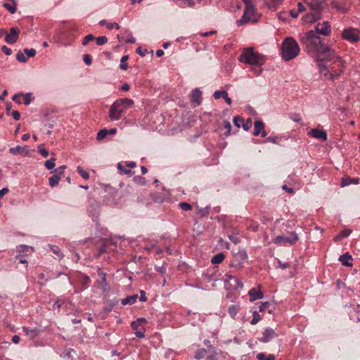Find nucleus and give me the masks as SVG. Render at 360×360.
<instances>
[{
  "label": "nucleus",
  "mask_w": 360,
  "mask_h": 360,
  "mask_svg": "<svg viewBox=\"0 0 360 360\" xmlns=\"http://www.w3.org/2000/svg\"><path fill=\"white\" fill-rule=\"evenodd\" d=\"M330 32L329 22L324 21L318 23L315 30H309L302 34L300 41L307 54L317 62L320 72L324 77L335 81L343 72V60L318 35L328 36Z\"/></svg>",
  "instance_id": "f257e3e1"
},
{
  "label": "nucleus",
  "mask_w": 360,
  "mask_h": 360,
  "mask_svg": "<svg viewBox=\"0 0 360 360\" xmlns=\"http://www.w3.org/2000/svg\"><path fill=\"white\" fill-rule=\"evenodd\" d=\"M134 105V101L127 98L116 100L109 110V117L112 121L120 120L126 110Z\"/></svg>",
  "instance_id": "f03ea898"
},
{
  "label": "nucleus",
  "mask_w": 360,
  "mask_h": 360,
  "mask_svg": "<svg viewBox=\"0 0 360 360\" xmlns=\"http://www.w3.org/2000/svg\"><path fill=\"white\" fill-rule=\"evenodd\" d=\"M281 58L285 61L295 58L300 52L298 43L293 37H286L281 44Z\"/></svg>",
  "instance_id": "7ed1b4c3"
},
{
  "label": "nucleus",
  "mask_w": 360,
  "mask_h": 360,
  "mask_svg": "<svg viewBox=\"0 0 360 360\" xmlns=\"http://www.w3.org/2000/svg\"><path fill=\"white\" fill-rule=\"evenodd\" d=\"M240 62L250 65L262 66L266 62L265 56L258 52H255L253 48H245L238 57Z\"/></svg>",
  "instance_id": "20e7f679"
},
{
  "label": "nucleus",
  "mask_w": 360,
  "mask_h": 360,
  "mask_svg": "<svg viewBox=\"0 0 360 360\" xmlns=\"http://www.w3.org/2000/svg\"><path fill=\"white\" fill-rule=\"evenodd\" d=\"M243 2L245 9L241 18L237 20V25L242 26L248 22H257V18L255 17V7L252 0H243Z\"/></svg>",
  "instance_id": "39448f33"
},
{
  "label": "nucleus",
  "mask_w": 360,
  "mask_h": 360,
  "mask_svg": "<svg viewBox=\"0 0 360 360\" xmlns=\"http://www.w3.org/2000/svg\"><path fill=\"white\" fill-rule=\"evenodd\" d=\"M297 240V235L295 232H291L288 236H276L274 240V243L279 245H285L286 244L293 245Z\"/></svg>",
  "instance_id": "423d86ee"
},
{
  "label": "nucleus",
  "mask_w": 360,
  "mask_h": 360,
  "mask_svg": "<svg viewBox=\"0 0 360 360\" xmlns=\"http://www.w3.org/2000/svg\"><path fill=\"white\" fill-rule=\"evenodd\" d=\"M342 37L351 43H356L360 40L359 33L352 27L345 29L342 32Z\"/></svg>",
  "instance_id": "0eeeda50"
},
{
  "label": "nucleus",
  "mask_w": 360,
  "mask_h": 360,
  "mask_svg": "<svg viewBox=\"0 0 360 360\" xmlns=\"http://www.w3.org/2000/svg\"><path fill=\"white\" fill-rule=\"evenodd\" d=\"M19 33L20 30L18 27H11L10 33L7 34L5 37V41L10 44H15L18 39Z\"/></svg>",
  "instance_id": "6e6552de"
},
{
  "label": "nucleus",
  "mask_w": 360,
  "mask_h": 360,
  "mask_svg": "<svg viewBox=\"0 0 360 360\" xmlns=\"http://www.w3.org/2000/svg\"><path fill=\"white\" fill-rule=\"evenodd\" d=\"M313 13H309L302 17V21L304 23H312L321 17V11H313Z\"/></svg>",
  "instance_id": "1a4fd4ad"
},
{
  "label": "nucleus",
  "mask_w": 360,
  "mask_h": 360,
  "mask_svg": "<svg viewBox=\"0 0 360 360\" xmlns=\"http://www.w3.org/2000/svg\"><path fill=\"white\" fill-rule=\"evenodd\" d=\"M277 337V334L272 328H268L264 330L262 336L259 339L261 342H268Z\"/></svg>",
  "instance_id": "9d476101"
},
{
  "label": "nucleus",
  "mask_w": 360,
  "mask_h": 360,
  "mask_svg": "<svg viewBox=\"0 0 360 360\" xmlns=\"http://www.w3.org/2000/svg\"><path fill=\"white\" fill-rule=\"evenodd\" d=\"M253 135L255 136L261 135L262 137L266 136V132L264 130V124L262 121L257 120L255 122Z\"/></svg>",
  "instance_id": "9b49d317"
},
{
  "label": "nucleus",
  "mask_w": 360,
  "mask_h": 360,
  "mask_svg": "<svg viewBox=\"0 0 360 360\" xmlns=\"http://www.w3.org/2000/svg\"><path fill=\"white\" fill-rule=\"evenodd\" d=\"M9 153L14 155H22L24 156H27L30 153V150L27 146H17L15 147L11 148L9 149Z\"/></svg>",
  "instance_id": "f8f14e48"
},
{
  "label": "nucleus",
  "mask_w": 360,
  "mask_h": 360,
  "mask_svg": "<svg viewBox=\"0 0 360 360\" xmlns=\"http://www.w3.org/2000/svg\"><path fill=\"white\" fill-rule=\"evenodd\" d=\"M308 134L315 139H320L321 141L327 140V133L324 130L319 129L318 128L312 129L309 131Z\"/></svg>",
  "instance_id": "ddd939ff"
},
{
  "label": "nucleus",
  "mask_w": 360,
  "mask_h": 360,
  "mask_svg": "<svg viewBox=\"0 0 360 360\" xmlns=\"http://www.w3.org/2000/svg\"><path fill=\"white\" fill-rule=\"evenodd\" d=\"M330 5L332 8L343 13H346L349 11V6L342 1L333 0Z\"/></svg>",
  "instance_id": "4468645a"
},
{
  "label": "nucleus",
  "mask_w": 360,
  "mask_h": 360,
  "mask_svg": "<svg viewBox=\"0 0 360 360\" xmlns=\"http://www.w3.org/2000/svg\"><path fill=\"white\" fill-rule=\"evenodd\" d=\"M261 287L262 286L259 285V289L253 288H251L249 290L248 295L250 296V302H253L255 300L263 298L264 294L262 292V290H260Z\"/></svg>",
  "instance_id": "2eb2a0df"
},
{
  "label": "nucleus",
  "mask_w": 360,
  "mask_h": 360,
  "mask_svg": "<svg viewBox=\"0 0 360 360\" xmlns=\"http://www.w3.org/2000/svg\"><path fill=\"white\" fill-rule=\"evenodd\" d=\"M17 252L18 255H17L15 258L18 259L20 257H24L28 255L27 252H31L33 250L32 247H29L25 245H20L16 248Z\"/></svg>",
  "instance_id": "dca6fc26"
},
{
  "label": "nucleus",
  "mask_w": 360,
  "mask_h": 360,
  "mask_svg": "<svg viewBox=\"0 0 360 360\" xmlns=\"http://www.w3.org/2000/svg\"><path fill=\"white\" fill-rule=\"evenodd\" d=\"M338 260L342 266L350 267L352 266V257L349 252H346L339 257Z\"/></svg>",
  "instance_id": "f3484780"
},
{
  "label": "nucleus",
  "mask_w": 360,
  "mask_h": 360,
  "mask_svg": "<svg viewBox=\"0 0 360 360\" xmlns=\"http://www.w3.org/2000/svg\"><path fill=\"white\" fill-rule=\"evenodd\" d=\"M202 92L198 89H195L191 93V101L195 103V106L201 103Z\"/></svg>",
  "instance_id": "a211bd4d"
},
{
  "label": "nucleus",
  "mask_w": 360,
  "mask_h": 360,
  "mask_svg": "<svg viewBox=\"0 0 360 360\" xmlns=\"http://www.w3.org/2000/svg\"><path fill=\"white\" fill-rule=\"evenodd\" d=\"M309 5L312 11H321L323 0H304Z\"/></svg>",
  "instance_id": "6ab92c4d"
},
{
  "label": "nucleus",
  "mask_w": 360,
  "mask_h": 360,
  "mask_svg": "<svg viewBox=\"0 0 360 360\" xmlns=\"http://www.w3.org/2000/svg\"><path fill=\"white\" fill-rule=\"evenodd\" d=\"M22 330L28 335L31 339H34L39 335L40 330L37 328H30L27 327H22Z\"/></svg>",
  "instance_id": "aec40b11"
},
{
  "label": "nucleus",
  "mask_w": 360,
  "mask_h": 360,
  "mask_svg": "<svg viewBox=\"0 0 360 360\" xmlns=\"http://www.w3.org/2000/svg\"><path fill=\"white\" fill-rule=\"evenodd\" d=\"M359 182V178H351L349 176H346L341 179L340 185L342 187H345L350 184H358Z\"/></svg>",
  "instance_id": "412c9836"
},
{
  "label": "nucleus",
  "mask_w": 360,
  "mask_h": 360,
  "mask_svg": "<svg viewBox=\"0 0 360 360\" xmlns=\"http://www.w3.org/2000/svg\"><path fill=\"white\" fill-rule=\"evenodd\" d=\"M8 2H5L3 6L6 8L11 13L13 14L16 12V3L14 0H7Z\"/></svg>",
  "instance_id": "4be33fe9"
},
{
  "label": "nucleus",
  "mask_w": 360,
  "mask_h": 360,
  "mask_svg": "<svg viewBox=\"0 0 360 360\" xmlns=\"http://www.w3.org/2000/svg\"><path fill=\"white\" fill-rule=\"evenodd\" d=\"M352 233V230L350 229H345L339 233L337 236H335L333 238L335 242H338L342 240L343 238L349 236Z\"/></svg>",
  "instance_id": "5701e85b"
},
{
  "label": "nucleus",
  "mask_w": 360,
  "mask_h": 360,
  "mask_svg": "<svg viewBox=\"0 0 360 360\" xmlns=\"http://www.w3.org/2000/svg\"><path fill=\"white\" fill-rule=\"evenodd\" d=\"M100 25H106V27L109 30H112L115 28L116 30H119L120 26L117 22H108L105 20H102L99 22Z\"/></svg>",
  "instance_id": "b1692460"
},
{
  "label": "nucleus",
  "mask_w": 360,
  "mask_h": 360,
  "mask_svg": "<svg viewBox=\"0 0 360 360\" xmlns=\"http://www.w3.org/2000/svg\"><path fill=\"white\" fill-rule=\"evenodd\" d=\"M137 298H138V295H133L128 296L122 300V304H123V305L132 304L136 302Z\"/></svg>",
  "instance_id": "393cba45"
},
{
  "label": "nucleus",
  "mask_w": 360,
  "mask_h": 360,
  "mask_svg": "<svg viewBox=\"0 0 360 360\" xmlns=\"http://www.w3.org/2000/svg\"><path fill=\"white\" fill-rule=\"evenodd\" d=\"M225 258V255L222 252H219L215 255L211 259V262L213 264H218L223 262Z\"/></svg>",
  "instance_id": "a878e982"
},
{
  "label": "nucleus",
  "mask_w": 360,
  "mask_h": 360,
  "mask_svg": "<svg viewBox=\"0 0 360 360\" xmlns=\"http://www.w3.org/2000/svg\"><path fill=\"white\" fill-rule=\"evenodd\" d=\"M61 177L59 176V175H57L56 174H53L52 176H51L49 179V183L51 187L53 188L58 185L60 179Z\"/></svg>",
  "instance_id": "bb28decb"
},
{
  "label": "nucleus",
  "mask_w": 360,
  "mask_h": 360,
  "mask_svg": "<svg viewBox=\"0 0 360 360\" xmlns=\"http://www.w3.org/2000/svg\"><path fill=\"white\" fill-rule=\"evenodd\" d=\"M283 0H266V5L270 9H276L282 3Z\"/></svg>",
  "instance_id": "cd10ccee"
},
{
  "label": "nucleus",
  "mask_w": 360,
  "mask_h": 360,
  "mask_svg": "<svg viewBox=\"0 0 360 360\" xmlns=\"http://www.w3.org/2000/svg\"><path fill=\"white\" fill-rule=\"evenodd\" d=\"M146 323V320L144 318H139L136 321H132L131 326L134 330H137L139 327L142 326L143 323Z\"/></svg>",
  "instance_id": "c85d7f7f"
},
{
  "label": "nucleus",
  "mask_w": 360,
  "mask_h": 360,
  "mask_svg": "<svg viewBox=\"0 0 360 360\" xmlns=\"http://www.w3.org/2000/svg\"><path fill=\"white\" fill-rule=\"evenodd\" d=\"M98 276H100L102 279V285L104 288L107 286V274L102 271L101 268H98Z\"/></svg>",
  "instance_id": "c756f323"
},
{
  "label": "nucleus",
  "mask_w": 360,
  "mask_h": 360,
  "mask_svg": "<svg viewBox=\"0 0 360 360\" xmlns=\"http://www.w3.org/2000/svg\"><path fill=\"white\" fill-rule=\"evenodd\" d=\"M128 58H129V56L128 55L123 56L121 58L120 65V68L121 70H126L128 69L129 66H128L127 63H126L127 60H128Z\"/></svg>",
  "instance_id": "7c9ffc66"
},
{
  "label": "nucleus",
  "mask_w": 360,
  "mask_h": 360,
  "mask_svg": "<svg viewBox=\"0 0 360 360\" xmlns=\"http://www.w3.org/2000/svg\"><path fill=\"white\" fill-rule=\"evenodd\" d=\"M257 359L258 360H275V356L274 354H269L266 356L264 353H259L257 355Z\"/></svg>",
  "instance_id": "2f4dec72"
},
{
  "label": "nucleus",
  "mask_w": 360,
  "mask_h": 360,
  "mask_svg": "<svg viewBox=\"0 0 360 360\" xmlns=\"http://www.w3.org/2000/svg\"><path fill=\"white\" fill-rule=\"evenodd\" d=\"M117 169H118L119 172H120V174H132L131 171L130 170V169H129V167H127L126 165L125 166L122 165L121 163L117 164Z\"/></svg>",
  "instance_id": "473e14b6"
},
{
  "label": "nucleus",
  "mask_w": 360,
  "mask_h": 360,
  "mask_svg": "<svg viewBox=\"0 0 360 360\" xmlns=\"http://www.w3.org/2000/svg\"><path fill=\"white\" fill-rule=\"evenodd\" d=\"M56 158H51V159L46 160L44 163L46 168L49 170L53 169L56 166Z\"/></svg>",
  "instance_id": "72a5a7b5"
},
{
  "label": "nucleus",
  "mask_w": 360,
  "mask_h": 360,
  "mask_svg": "<svg viewBox=\"0 0 360 360\" xmlns=\"http://www.w3.org/2000/svg\"><path fill=\"white\" fill-rule=\"evenodd\" d=\"M206 353L207 350L204 348L198 349L195 354V358L198 360L202 359L205 357Z\"/></svg>",
  "instance_id": "f704fd0d"
},
{
  "label": "nucleus",
  "mask_w": 360,
  "mask_h": 360,
  "mask_svg": "<svg viewBox=\"0 0 360 360\" xmlns=\"http://www.w3.org/2000/svg\"><path fill=\"white\" fill-rule=\"evenodd\" d=\"M129 37L127 39H124V37H122L121 38L120 36H117L118 39L121 41H123L125 43L128 44H134L136 42V39L131 35V33H129Z\"/></svg>",
  "instance_id": "c9c22d12"
},
{
  "label": "nucleus",
  "mask_w": 360,
  "mask_h": 360,
  "mask_svg": "<svg viewBox=\"0 0 360 360\" xmlns=\"http://www.w3.org/2000/svg\"><path fill=\"white\" fill-rule=\"evenodd\" d=\"M77 171L80 174V176H82V178H84V179L87 180L89 179V173L84 169H83V168L81 166H78L77 167Z\"/></svg>",
  "instance_id": "e433bc0d"
},
{
  "label": "nucleus",
  "mask_w": 360,
  "mask_h": 360,
  "mask_svg": "<svg viewBox=\"0 0 360 360\" xmlns=\"http://www.w3.org/2000/svg\"><path fill=\"white\" fill-rule=\"evenodd\" d=\"M260 319H261L260 315L259 314V313L257 311H255L252 313V319L250 321V324L255 325L260 321Z\"/></svg>",
  "instance_id": "4c0bfd02"
},
{
  "label": "nucleus",
  "mask_w": 360,
  "mask_h": 360,
  "mask_svg": "<svg viewBox=\"0 0 360 360\" xmlns=\"http://www.w3.org/2000/svg\"><path fill=\"white\" fill-rule=\"evenodd\" d=\"M243 122L244 120L240 116L238 115L233 117V124L238 128H240L242 126Z\"/></svg>",
  "instance_id": "58836bf2"
},
{
  "label": "nucleus",
  "mask_w": 360,
  "mask_h": 360,
  "mask_svg": "<svg viewBox=\"0 0 360 360\" xmlns=\"http://www.w3.org/2000/svg\"><path fill=\"white\" fill-rule=\"evenodd\" d=\"M96 44L98 46H102L108 42V38L105 36H100L95 38Z\"/></svg>",
  "instance_id": "ea45409f"
},
{
  "label": "nucleus",
  "mask_w": 360,
  "mask_h": 360,
  "mask_svg": "<svg viewBox=\"0 0 360 360\" xmlns=\"http://www.w3.org/2000/svg\"><path fill=\"white\" fill-rule=\"evenodd\" d=\"M179 207L184 211H189L192 210V206L191 204L186 202H181L179 204Z\"/></svg>",
  "instance_id": "a19ab883"
},
{
  "label": "nucleus",
  "mask_w": 360,
  "mask_h": 360,
  "mask_svg": "<svg viewBox=\"0 0 360 360\" xmlns=\"http://www.w3.org/2000/svg\"><path fill=\"white\" fill-rule=\"evenodd\" d=\"M95 39V37L93 34H87L82 40V44L83 46H86L89 41H92V40H94Z\"/></svg>",
  "instance_id": "79ce46f5"
},
{
  "label": "nucleus",
  "mask_w": 360,
  "mask_h": 360,
  "mask_svg": "<svg viewBox=\"0 0 360 360\" xmlns=\"http://www.w3.org/2000/svg\"><path fill=\"white\" fill-rule=\"evenodd\" d=\"M107 135H108L107 129H103L100 130L98 132L96 139H97V140L101 141V140L103 139Z\"/></svg>",
  "instance_id": "37998d69"
},
{
  "label": "nucleus",
  "mask_w": 360,
  "mask_h": 360,
  "mask_svg": "<svg viewBox=\"0 0 360 360\" xmlns=\"http://www.w3.org/2000/svg\"><path fill=\"white\" fill-rule=\"evenodd\" d=\"M224 128L226 129V132L224 133V135L226 136H229L231 134V124L227 120L224 121Z\"/></svg>",
  "instance_id": "c03bdc74"
},
{
  "label": "nucleus",
  "mask_w": 360,
  "mask_h": 360,
  "mask_svg": "<svg viewBox=\"0 0 360 360\" xmlns=\"http://www.w3.org/2000/svg\"><path fill=\"white\" fill-rule=\"evenodd\" d=\"M16 59L20 63H25L27 61V58L25 56V54L21 51H18L17 53Z\"/></svg>",
  "instance_id": "a18cd8bd"
},
{
  "label": "nucleus",
  "mask_w": 360,
  "mask_h": 360,
  "mask_svg": "<svg viewBox=\"0 0 360 360\" xmlns=\"http://www.w3.org/2000/svg\"><path fill=\"white\" fill-rule=\"evenodd\" d=\"M66 168L65 165L60 166L58 168L55 169L54 171H52L51 173L56 172L57 175H59L60 177H61L62 175L64 174V171Z\"/></svg>",
  "instance_id": "49530a36"
},
{
  "label": "nucleus",
  "mask_w": 360,
  "mask_h": 360,
  "mask_svg": "<svg viewBox=\"0 0 360 360\" xmlns=\"http://www.w3.org/2000/svg\"><path fill=\"white\" fill-rule=\"evenodd\" d=\"M252 127V120L248 119L245 122H243L242 127L245 131H248Z\"/></svg>",
  "instance_id": "de8ad7c7"
},
{
  "label": "nucleus",
  "mask_w": 360,
  "mask_h": 360,
  "mask_svg": "<svg viewBox=\"0 0 360 360\" xmlns=\"http://www.w3.org/2000/svg\"><path fill=\"white\" fill-rule=\"evenodd\" d=\"M117 302H112V301L110 300V301L108 302V307H105L103 309V311H104L105 312H107V313H108V312L111 311V310L112 309V308L114 307V306H115V305H116V304H117Z\"/></svg>",
  "instance_id": "09e8293b"
},
{
  "label": "nucleus",
  "mask_w": 360,
  "mask_h": 360,
  "mask_svg": "<svg viewBox=\"0 0 360 360\" xmlns=\"http://www.w3.org/2000/svg\"><path fill=\"white\" fill-rule=\"evenodd\" d=\"M224 93H227L226 91H220V90H217V91H215L214 94H213V96L215 99H219L220 98H224Z\"/></svg>",
  "instance_id": "8fccbe9b"
},
{
  "label": "nucleus",
  "mask_w": 360,
  "mask_h": 360,
  "mask_svg": "<svg viewBox=\"0 0 360 360\" xmlns=\"http://www.w3.org/2000/svg\"><path fill=\"white\" fill-rule=\"evenodd\" d=\"M21 96H23L24 97V104L25 105H29L31 102V100H32V97H31V94H23L21 95Z\"/></svg>",
  "instance_id": "3c124183"
},
{
  "label": "nucleus",
  "mask_w": 360,
  "mask_h": 360,
  "mask_svg": "<svg viewBox=\"0 0 360 360\" xmlns=\"http://www.w3.org/2000/svg\"><path fill=\"white\" fill-rule=\"evenodd\" d=\"M24 52L28 57H34L36 55V51L34 49H25Z\"/></svg>",
  "instance_id": "603ef678"
},
{
  "label": "nucleus",
  "mask_w": 360,
  "mask_h": 360,
  "mask_svg": "<svg viewBox=\"0 0 360 360\" xmlns=\"http://www.w3.org/2000/svg\"><path fill=\"white\" fill-rule=\"evenodd\" d=\"M83 60L86 65H90L92 63L91 56L89 54H84L83 56Z\"/></svg>",
  "instance_id": "864d4df0"
},
{
  "label": "nucleus",
  "mask_w": 360,
  "mask_h": 360,
  "mask_svg": "<svg viewBox=\"0 0 360 360\" xmlns=\"http://www.w3.org/2000/svg\"><path fill=\"white\" fill-rule=\"evenodd\" d=\"M271 305L269 302H262L261 304L259 307V311L260 312L264 311L266 309H267Z\"/></svg>",
  "instance_id": "5fc2aeb1"
},
{
  "label": "nucleus",
  "mask_w": 360,
  "mask_h": 360,
  "mask_svg": "<svg viewBox=\"0 0 360 360\" xmlns=\"http://www.w3.org/2000/svg\"><path fill=\"white\" fill-rule=\"evenodd\" d=\"M134 179L135 182L139 184L144 185L146 184V180L142 176H136L134 178Z\"/></svg>",
  "instance_id": "6e6d98bb"
},
{
  "label": "nucleus",
  "mask_w": 360,
  "mask_h": 360,
  "mask_svg": "<svg viewBox=\"0 0 360 360\" xmlns=\"http://www.w3.org/2000/svg\"><path fill=\"white\" fill-rule=\"evenodd\" d=\"M1 51L6 56H10L12 53L11 49L5 45L1 46Z\"/></svg>",
  "instance_id": "4d7b16f0"
},
{
  "label": "nucleus",
  "mask_w": 360,
  "mask_h": 360,
  "mask_svg": "<svg viewBox=\"0 0 360 360\" xmlns=\"http://www.w3.org/2000/svg\"><path fill=\"white\" fill-rule=\"evenodd\" d=\"M217 352L214 349H213L212 350L211 354L209 356H207L206 360H217Z\"/></svg>",
  "instance_id": "13d9d810"
},
{
  "label": "nucleus",
  "mask_w": 360,
  "mask_h": 360,
  "mask_svg": "<svg viewBox=\"0 0 360 360\" xmlns=\"http://www.w3.org/2000/svg\"><path fill=\"white\" fill-rule=\"evenodd\" d=\"M91 280L88 276H84L82 280V284L84 288H86Z\"/></svg>",
  "instance_id": "bf43d9fd"
},
{
  "label": "nucleus",
  "mask_w": 360,
  "mask_h": 360,
  "mask_svg": "<svg viewBox=\"0 0 360 360\" xmlns=\"http://www.w3.org/2000/svg\"><path fill=\"white\" fill-rule=\"evenodd\" d=\"M136 52L141 56H145L148 53V51L146 49H143L141 46H139L136 49Z\"/></svg>",
  "instance_id": "052dcab7"
},
{
  "label": "nucleus",
  "mask_w": 360,
  "mask_h": 360,
  "mask_svg": "<svg viewBox=\"0 0 360 360\" xmlns=\"http://www.w3.org/2000/svg\"><path fill=\"white\" fill-rule=\"evenodd\" d=\"M39 153L44 158H47L49 155V151L44 148L39 147Z\"/></svg>",
  "instance_id": "680f3d73"
},
{
  "label": "nucleus",
  "mask_w": 360,
  "mask_h": 360,
  "mask_svg": "<svg viewBox=\"0 0 360 360\" xmlns=\"http://www.w3.org/2000/svg\"><path fill=\"white\" fill-rule=\"evenodd\" d=\"M258 229H259V224L257 223L252 224L248 227V229H249L253 232H257L258 231Z\"/></svg>",
  "instance_id": "e2e57ef3"
},
{
  "label": "nucleus",
  "mask_w": 360,
  "mask_h": 360,
  "mask_svg": "<svg viewBox=\"0 0 360 360\" xmlns=\"http://www.w3.org/2000/svg\"><path fill=\"white\" fill-rule=\"evenodd\" d=\"M52 250L54 252V254H56L58 257H59L60 259L63 258V255L59 248L56 247L55 248H53Z\"/></svg>",
  "instance_id": "0e129e2a"
},
{
  "label": "nucleus",
  "mask_w": 360,
  "mask_h": 360,
  "mask_svg": "<svg viewBox=\"0 0 360 360\" xmlns=\"http://www.w3.org/2000/svg\"><path fill=\"white\" fill-rule=\"evenodd\" d=\"M11 115L15 120H19L20 119V113L18 110H13Z\"/></svg>",
  "instance_id": "69168bd1"
},
{
  "label": "nucleus",
  "mask_w": 360,
  "mask_h": 360,
  "mask_svg": "<svg viewBox=\"0 0 360 360\" xmlns=\"http://www.w3.org/2000/svg\"><path fill=\"white\" fill-rule=\"evenodd\" d=\"M106 252V245L103 244L98 249V253L97 257H99L101 255L105 253Z\"/></svg>",
  "instance_id": "338daca9"
},
{
  "label": "nucleus",
  "mask_w": 360,
  "mask_h": 360,
  "mask_svg": "<svg viewBox=\"0 0 360 360\" xmlns=\"http://www.w3.org/2000/svg\"><path fill=\"white\" fill-rule=\"evenodd\" d=\"M22 95V94H15L13 96V101L15 102L16 103L20 104L21 101L20 99V97Z\"/></svg>",
  "instance_id": "774afa93"
}]
</instances>
